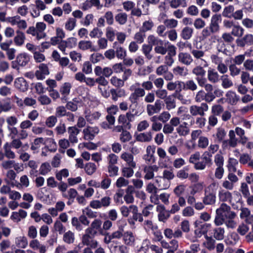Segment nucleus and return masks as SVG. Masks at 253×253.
Here are the masks:
<instances>
[{"label":"nucleus","instance_id":"1","mask_svg":"<svg viewBox=\"0 0 253 253\" xmlns=\"http://www.w3.org/2000/svg\"><path fill=\"white\" fill-rule=\"evenodd\" d=\"M140 85L139 83L136 82L129 87V90L131 91V93L128 99L132 104H137L140 98L143 97L145 95V91L143 88L140 87Z\"/></svg>","mask_w":253,"mask_h":253},{"label":"nucleus","instance_id":"2","mask_svg":"<svg viewBox=\"0 0 253 253\" xmlns=\"http://www.w3.org/2000/svg\"><path fill=\"white\" fill-rule=\"evenodd\" d=\"M29 55L26 53L19 54L16 60L12 62V68L17 70H19L20 67L26 66L30 61Z\"/></svg>","mask_w":253,"mask_h":253},{"label":"nucleus","instance_id":"3","mask_svg":"<svg viewBox=\"0 0 253 253\" xmlns=\"http://www.w3.org/2000/svg\"><path fill=\"white\" fill-rule=\"evenodd\" d=\"M211 224L209 223L202 224L200 221L196 220L194 222V235L196 238H199L203 235H207L208 229Z\"/></svg>","mask_w":253,"mask_h":253},{"label":"nucleus","instance_id":"4","mask_svg":"<svg viewBox=\"0 0 253 253\" xmlns=\"http://www.w3.org/2000/svg\"><path fill=\"white\" fill-rule=\"evenodd\" d=\"M145 230L147 233H151L157 237L158 241H160L162 238L161 233L158 230V226L156 224L153 223L151 220H145L143 224Z\"/></svg>","mask_w":253,"mask_h":253},{"label":"nucleus","instance_id":"5","mask_svg":"<svg viewBox=\"0 0 253 253\" xmlns=\"http://www.w3.org/2000/svg\"><path fill=\"white\" fill-rule=\"evenodd\" d=\"M111 203V198L107 196L102 197L100 200H92L90 202L89 206L94 209H99L102 208H106L110 206Z\"/></svg>","mask_w":253,"mask_h":253},{"label":"nucleus","instance_id":"6","mask_svg":"<svg viewBox=\"0 0 253 253\" xmlns=\"http://www.w3.org/2000/svg\"><path fill=\"white\" fill-rule=\"evenodd\" d=\"M230 207L226 204L222 203L220 207L216 210V213L219 214L226 218H234L236 214L231 211Z\"/></svg>","mask_w":253,"mask_h":253},{"label":"nucleus","instance_id":"7","mask_svg":"<svg viewBox=\"0 0 253 253\" xmlns=\"http://www.w3.org/2000/svg\"><path fill=\"white\" fill-rule=\"evenodd\" d=\"M208 109V105L205 103H202L200 106L196 105L191 106L189 108V112L191 115L194 116L197 115L203 116L205 115V112H207Z\"/></svg>","mask_w":253,"mask_h":253},{"label":"nucleus","instance_id":"8","mask_svg":"<svg viewBox=\"0 0 253 253\" xmlns=\"http://www.w3.org/2000/svg\"><path fill=\"white\" fill-rule=\"evenodd\" d=\"M99 132V129L97 126H87L83 130L84 138L86 140H92Z\"/></svg>","mask_w":253,"mask_h":253},{"label":"nucleus","instance_id":"9","mask_svg":"<svg viewBox=\"0 0 253 253\" xmlns=\"http://www.w3.org/2000/svg\"><path fill=\"white\" fill-rule=\"evenodd\" d=\"M162 102L160 100H156L154 104H149L146 106L148 115L151 116L154 114L158 113L162 109Z\"/></svg>","mask_w":253,"mask_h":253},{"label":"nucleus","instance_id":"10","mask_svg":"<svg viewBox=\"0 0 253 253\" xmlns=\"http://www.w3.org/2000/svg\"><path fill=\"white\" fill-rule=\"evenodd\" d=\"M221 20V16L219 14H214L212 16L209 26V28L211 30L212 33H215L219 31V23Z\"/></svg>","mask_w":253,"mask_h":253},{"label":"nucleus","instance_id":"11","mask_svg":"<svg viewBox=\"0 0 253 253\" xmlns=\"http://www.w3.org/2000/svg\"><path fill=\"white\" fill-rule=\"evenodd\" d=\"M236 43L237 45L240 47L253 45V35L252 34H247L242 39H237Z\"/></svg>","mask_w":253,"mask_h":253},{"label":"nucleus","instance_id":"12","mask_svg":"<svg viewBox=\"0 0 253 253\" xmlns=\"http://www.w3.org/2000/svg\"><path fill=\"white\" fill-rule=\"evenodd\" d=\"M240 217L241 219H245L246 223L251 224L253 222V215L251 213L250 210L245 207H241Z\"/></svg>","mask_w":253,"mask_h":253},{"label":"nucleus","instance_id":"13","mask_svg":"<svg viewBox=\"0 0 253 253\" xmlns=\"http://www.w3.org/2000/svg\"><path fill=\"white\" fill-rule=\"evenodd\" d=\"M102 225V221L101 219L97 218L95 219L91 223L90 226L86 228L87 232L90 233H93L95 235H97V231L100 233V230H103L101 228Z\"/></svg>","mask_w":253,"mask_h":253},{"label":"nucleus","instance_id":"14","mask_svg":"<svg viewBox=\"0 0 253 253\" xmlns=\"http://www.w3.org/2000/svg\"><path fill=\"white\" fill-rule=\"evenodd\" d=\"M159 168L157 165L147 166L144 169V172L145 173L144 178L146 179L149 180L154 177V172L158 171Z\"/></svg>","mask_w":253,"mask_h":253},{"label":"nucleus","instance_id":"15","mask_svg":"<svg viewBox=\"0 0 253 253\" xmlns=\"http://www.w3.org/2000/svg\"><path fill=\"white\" fill-rule=\"evenodd\" d=\"M218 196L220 201L231 203L232 195L228 190L220 188L218 191Z\"/></svg>","mask_w":253,"mask_h":253},{"label":"nucleus","instance_id":"16","mask_svg":"<svg viewBox=\"0 0 253 253\" xmlns=\"http://www.w3.org/2000/svg\"><path fill=\"white\" fill-rule=\"evenodd\" d=\"M178 59L179 62L187 66L190 65L193 61L191 55L187 52L179 53Z\"/></svg>","mask_w":253,"mask_h":253},{"label":"nucleus","instance_id":"17","mask_svg":"<svg viewBox=\"0 0 253 253\" xmlns=\"http://www.w3.org/2000/svg\"><path fill=\"white\" fill-rule=\"evenodd\" d=\"M49 74L48 68L46 64H41L37 70L35 75L38 80H43L45 76Z\"/></svg>","mask_w":253,"mask_h":253},{"label":"nucleus","instance_id":"18","mask_svg":"<svg viewBox=\"0 0 253 253\" xmlns=\"http://www.w3.org/2000/svg\"><path fill=\"white\" fill-rule=\"evenodd\" d=\"M80 130L76 126H70L68 128L69 133V140L72 143L78 142L77 135L80 133Z\"/></svg>","mask_w":253,"mask_h":253},{"label":"nucleus","instance_id":"19","mask_svg":"<svg viewBox=\"0 0 253 253\" xmlns=\"http://www.w3.org/2000/svg\"><path fill=\"white\" fill-rule=\"evenodd\" d=\"M27 215V212L22 209L18 211L12 212L10 216V219L15 222H19L22 219L26 218Z\"/></svg>","mask_w":253,"mask_h":253},{"label":"nucleus","instance_id":"20","mask_svg":"<svg viewBox=\"0 0 253 253\" xmlns=\"http://www.w3.org/2000/svg\"><path fill=\"white\" fill-rule=\"evenodd\" d=\"M121 158L126 162L127 166L132 168L136 167V163L134 161L133 156L127 152H123L121 155Z\"/></svg>","mask_w":253,"mask_h":253},{"label":"nucleus","instance_id":"21","mask_svg":"<svg viewBox=\"0 0 253 253\" xmlns=\"http://www.w3.org/2000/svg\"><path fill=\"white\" fill-rule=\"evenodd\" d=\"M14 85L17 89L22 91H25L28 88L27 82L23 77L15 79L14 82Z\"/></svg>","mask_w":253,"mask_h":253},{"label":"nucleus","instance_id":"22","mask_svg":"<svg viewBox=\"0 0 253 253\" xmlns=\"http://www.w3.org/2000/svg\"><path fill=\"white\" fill-rule=\"evenodd\" d=\"M113 48L115 49V52L118 58L123 59L126 55V52L125 48L119 45L117 42L113 43Z\"/></svg>","mask_w":253,"mask_h":253},{"label":"nucleus","instance_id":"23","mask_svg":"<svg viewBox=\"0 0 253 253\" xmlns=\"http://www.w3.org/2000/svg\"><path fill=\"white\" fill-rule=\"evenodd\" d=\"M173 74L175 76L184 77L188 74V69L184 66H176L172 69Z\"/></svg>","mask_w":253,"mask_h":253},{"label":"nucleus","instance_id":"24","mask_svg":"<svg viewBox=\"0 0 253 253\" xmlns=\"http://www.w3.org/2000/svg\"><path fill=\"white\" fill-rule=\"evenodd\" d=\"M78 47L79 49L82 50H90V51H93L95 50L92 43L90 41H81L79 42Z\"/></svg>","mask_w":253,"mask_h":253},{"label":"nucleus","instance_id":"25","mask_svg":"<svg viewBox=\"0 0 253 253\" xmlns=\"http://www.w3.org/2000/svg\"><path fill=\"white\" fill-rule=\"evenodd\" d=\"M16 35L14 38V42L17 46L22 45L26 39L25 34L21 30H17L16 31Z\"/></svg>","mask_w":253,"mask_h":253},{"label":"nucleus","instance_id":"26","mask_svg":"<svg viewBox=\"0 0 253 253\" xmlns=\"http://www.w3.org/2000/svg\"><path fill=\"white\" fill-rule=\"evenodd\" d=\"M207 76L208 80L214 84L217 83L220 79L218 73L214 69L210 68L208 70Z\"/></svg>","mask_w":253,"mask_h":253},{"label":"nucleus","instance_id":"27","mask_svg":"<svg viewBox=\"0 0 253 253\" xmlns=\"http://www.w3.org/2000/svg\"><path fill=\"white\" fill-rule=\"evenodd\" d=\"M123 241L124 243L127 246H132L135 241V237L133 234L130 231H126L123 234Z\"/></svg>","mask_w":253,"mask_h":253},{"label":"nucleus","instance_id":"28","mask_svg":"<svg viewBox=\"0 0 253 253\" xmlns=\"http://www.w3.org/2000/svg\"><path fill=\"white\" fill-rule=\"evenodd\" d=\"M216 201V195L214 193H205L203 202L206 205H212Z\"/></svg>","mask_w":253,"mask_h":253},{"label":"nucleus","instance_id":"29","mask_svg":"<svg viewBox=\"0 0 253 253\" xmlns=\"http://www.w3.org/2000/svg\"><path fill=\"white\" fill-rule=\"evenodd\" d=\"M193 31L194 30L192 28L186 26L182 29L180 37L184 40H189L192 37Z\"/></svg>","mask_w":253,"mask_h":253},{"label":"nucleus","instance_id":"30","mask_svg":"<svg viewBox=\"0 0 253 253\" xmlns=\"http://www.w3.org/2000/svg\"><path fill=\"white\" fill-rule=\"evenodd\" d=\"M239 162L241 164H247L249 167L253 168V159H251V157L248 154H241Z\"/></svg>","mask_w":253,"mask_h":253},{"label":"nucleus","instance_id":"31","mask_svg":"<svg viewBox=\"0 0 253 253\" xmlns=\"http://www.w3.org/2000/svg\"><path fill=\"white\" fill-rule=\"evenodd\" d=\"M225 230L224 228L218 227L213 229V236L216 240L220 241L224 238Z\"/></svg>","mask_w":253,"mask_h":253},{"label":"nucleus","instance_id":"32","mask_svg":"<svg viewBox=\"0 0 253 253\" xmlns=\"http://www.w3.org/2000/svg\"><path fill=\"white\" fill-rule=\"evenodd\" d=\"M3 148L5 157L9 159H13L15 158V154L11 150V145L9 143H5Z\"/></svg>","mask_w":253,"mask_h":253},{"label":"nucleus","instance_id":"33","mask_svg":"<svg viewBox=\"0 0 253 253\" xmlns=\"http://www.w3.org/2000/svg\"><path fill=\"white\" fill-rule=\"evenodd\" d=\"M15 244L17 247L25 249L28 246V243L26 237L24 236H19L15 238Z\"/></svg>","mask_w":253,"mask_h":253},{"label":"nucleus","instance_id":"34","mask_svg":"<svg viewBox=\"0 0 253 253\" xmlns=\"http://www.w3.org/2000/svg\"><path fill=\"white\" fill-rule=\"evenodd\" d=\"M165 103L166 104V109L168 110L173 109L176 107L175 100L172 95H169L165 98Z\"/></svg>","mask_w":253,"mask_h":253},{"label":"nucleus","instance_id":"35","mask_svg":"<svg viewBox=\"0 0 253 253\" xmlns=\"http://www.w3.org/2000/svg\"><path fill=\"white\" fill-rule=\"evenodd\" d=\"M136 139L140 142H149L152 139V133L150 131L140 133L136 136Z\"/></svg>","mask_w":253,"mask_h":253},{"label":"nucleus","instance_id":"36","mask_svg":"<svg viewBox=\"0 0 253 253\" xmlns=\"http://www.w3.org/2000/svg\"><path fill=\"white\" fill-rule=\"evenodd\" d=\"M187 125L186 122H184L176 127V132L180 136H186L189 133V129Z\"/></svg>","mask_w":253,"mask_h":253},{"label":"nucleus","instance_id":"37","mask_svg":"<svg viewBox=\"0 0 253 253\" xmlns=\"http://www.w3.org/2000/svg\"><path fill=\"white\" fill-rule=\"evenodd\" d=\"M51 170V166L48 162H44L42 164L39 168V173L42 175L48 174Z\"/></svg>","mask_w":253,"mask_h":253},{"label":"nucleus","instance_id":"38","mask_svg":"<svg viewBox=\"0 0 253 253\" xmlns=\"http://www.w3.org/2000/svg\"><path fill=\"white\" fill-rule=\"evenodd\" d=\"M87 231V230L86 229L85 234L83 236L82 239V243L86 246L90 244L91 240L96 236L94 234L90 233Z\"/></svg>","mask_w":253,"mask_h":253},{"label":"nucleus","instance_id":"39","mask_svg":"<svg viewBox=\"0 0 253 253\" xmlns=\"http://www.w3.org/2000/svg\"><path fill=\"white\" fill-rule=\"evenodd\" d=\"M35 27L39 34L41 36V39L44 38L46 36V34L44 32L46 28V24L43 22H39L36 24Z\"/></svg>","mask_w":253,"mask_h":253},{"label":"nucleus","instance_id":"40","mask_svg":"<svg viewBox=\"0 0 253 253\" xmlns=\"http://www.w3.org/2000/svg\"><path fill=\"white\" fill-rule=\"evenodd\" d=\"M222 82L221 85L224 88H228L233 86V84L227 75H223L220 79Z\"/></svg>","mask_w":253,"mask_h":253},{"label":"nucleus","instance_id":"41","mask_svg":"<svg viewBox=\"0 0 253 253\" xmlns=\"http://www.w3.org/2000/svg\"><path fill=\"white\" fill-rule=\"evenodd\" d=\"M244 29L239 25L235 24L232 28L231 34L236 37H241L243 36Z\"/></svg>","mask_w":253,"mask_h":253},{"label":"nucleus","instance_id":"42","mask_svg":"<svg viewBox=\"0 0 253 253\" xmlns=\"http://www.w3.org/2000/svg\"><path fill=\"white\" fill-rule=\"evenodd\" d=\"M234 9V7L232 5H229L227 6H225L222 12V15L224 17L232 18Z\"/></svg>","mask_w":253,"mask_h":253},{"label":"nucleus","instance_id":"43","mask_svg":"<svg viewBox=\"0 0 253 253\" xmlns=\"http://www.w3.org/2000/svg\"><path fill=\"white\" fill-rule=\"evenodd\" d=\"M101 116V113L99 112H94L85 116L86 121L90 124H93L98 120Z\"/></svg>","mask_w":253,"mask_h":253},{"label":"nucleus","instance_id":"44","mask_svg":"<svg viewBox=\"0 0 253 253\" xmlns=\"http://www.w3.org/2000/svg\"><path fill=\"white\" fill-rule=\"evenodd\" d=\"M156 181L158 184V186L160 190L167 189L170 185V181L165 180L162 177H159Z\"/></svg>","mask_w":253,"mask_h":253},{"label":"nucleus","instance_id":"45","mask_svg":"<svg viewBox=\"0 0 253 253\" xmlns=\"http://www.w3.org/2000/svg\"><path fill=\"white\" fill-rule=\"evenodd\" d=\"M115 19L119 24L124 25L127 21V15L125 12L119 13L115 16Z\"/></svg>","mask_w":253,"mask_h":253},{"label":"nucleus","instance_id":"46","mask_svg":"<svg viewBox=\"0 0 253 253\" xmlns=\"http://www.w3.org/2000/svg\"><path fill=\"white\" fill-rule=\"evenodd\" d=\"M226 97L227 102L231 105L236 104L238 101L236 93L233 91H228L226 94Z\"/></svg>","mask_w":253,"mask_h":253},{"label":"nucleus","instance_id":"47","mask_svg":"<svg viewBox=\"0 0 253 253\" xmlns=\"http://www.w3.org/2000/svg\"><path fill=\"white\" fill-rule=\"evenodd\" d=\"M228 168L230 172H235L236 171V166L238 165V161L233 158H230L228 162Z\"/></svg>","mask_w":253,"mask_h":253},{"label":"nucleus","instance_id":"48","mask_svg":"<svg viewBox=\"0 0 253 253\" xmlns=\"http://www.w3.org/2000/svg\"><path fill=\"white\" fill-rule=\"evenodd\" d=\"M192 73L197 77H200L202 76H205L206 72L203 67L199 65L195 67L192 69Z\"/></svg>","mask_w":253,"mask_h":253},{"label":"nucleus","instance_id":"49","mask_svg":"<svg viewBox=\"0 0 253 253\" xmlns=\"http://www.w3.org/2000/svg\"><path fill=\"white\" fill-rule=\"evenodd\" d=\"M219 187V183L216 181H213L205 189V192L216 193Z\"/></svg>","mask_w":253,"mask_h":253},{"label":"nucleus","instance_id":"50","mask_svg":"<svg viewBox=\"0 0 253 253\" xmlns=\"http://www.w3.org/2000/svg\"><path fill=\"white\" fill-rule=\"evenodd\" d=\"M152 49V46L148 44H143L142 47V51L145 56L146 58L148 60L152 58L153 56L150 54V52Z\"/></svg>","mask_w":253,"mask_h":253},{"label":"nucleus","instance_id":"51","mask_svg":"<svg viewBox=\"0 0 253 253\" xmlns=\"http://www.w3.org/2000/svg\"><path fill=\"white\" fill-rule=\"evenodd\" d=\"M115 36H116V33L113 27H108L106 28V37L109 41L113 42L115 39Z\"/></svg>","mask_w":253,"mask_h":253},{"label":"nucleus","instance_id":"52","mask_svg":"<svg viewBox=\"0 0 253 253\" xmlns=\"http://www.w3.org/2000/svg\"><path fill=\"white\" fill-rule=\"evenodd\" d=\"M110 82L115 87H122L125 84V82L122 79L117 78L116 76H113L110 79Z\"/></svg>","mask_w":253,"mask_h":253},{"label":"nucleus","instance_id":"53","mask_svg":"<svg viewBox=\"0 0 253 253\" xmlns=\"http://www.w3.org/2000/svg\"><path fill=\"white\" fill-rule=\"evenodd\" d=\"M63 240L67 244L73 243L75 240L74 234L71 231H67L64 233Z\"/></svg>","mask_w":253,"mask_h":253},{"label":"nucleus","instance_id":"54","mask_svg":"<svg viewBox=\"0 0 253 253\" xmlns=\"http://www.w3.org/2000/svg\"><path fill=\"white\" fill-rule=\"evenodd\" d=\"M76 26V20L73 18H69L66 21L65 28L69 31H72Z\"/></svg>","mask_w":253,"mask_h":253},{"label":"nucleus","instance_id":"55","mask_svg":"<svg viewBox=\"0 0 253 253\" xmlns=\"http://www.w3.org/2000/svg\"><path fill=\"white\" fill-rule=\"evenodd\" d=\"M209 143V139L205 136H201L199 137L198 146L202 149L207 148Z\"/></svg>","mask_w":253,"mask_h":253},{"label":"nucleus","instance_id":"56","mask_svg":"<svg viewBox=\"0 0 253 253\" xmlns=\"http://www.w3.org/2000/svg\"><path fill=\"white\" fill-rule=\"evenodd\" d=\"M186 186L184 184H179L177 185L173 189V192L177 197L182 196L186 189Z\"/></svg>","mask_w":253,"mask_h":253},{"label":"nucleus","instance_id":"57","mask_svg":"<svg viewBox=\"0 0 253 253\" xmlns=\"http://www.w3.org/2000/svg\"><path fill=\"white\" fill-rule=\"evenodd\" d=\"M58 144L60 147L59 151L61 153H64L65 149L70 146L69 140L65 138L59 140Z\"/></svg>","mask_w":253,"mask_h":253},{"label":"nucleus","instance_id":"58","mask_svg":"<svg viewBox=\"0 0 253 253\" xmlns=\"http://www.w3.org/2000/svg\"><path fill=\"white\" fill-rule=\"evenodd\" d=\"M12 108L10 102H2L0 101V114L2 112H7Z\"/></svg>","mask_w":253,"mask_h":253},{"label":"nucleus","instance_id":"59","mask_svg":"<svg viewBox=\"0 0 253 253\" xmlns=\"http://www.w3.org/2000/svg\"><path fill=\"white\" fill-rule=\"evenodd\" d=\"M96 166L95 164L93 163H87L84 167L85 172L88 175H91L96 171Z\"/></svg>","mask_w":253,"mask_h":253},{"label":"nucleus","instance_id":"60","mask_svg":"<svg viewBox=\"0 0 253 253\" xmlns=\"http://www.w3.org/2000/svg\"><path fill=\"white\" fill-rule=\"evenodd\" d=\"M154 51L156 53L165 55L167 52V48L164 46V42L161 44H158L154 48Z\"/></svg>","mask_w":253,"mask_h":253},{"label":"nucleus","instance_id":"61","mask_svg":"<svg viewBox=\"0 0 253 253\" xmlns=\"http://www.w3.org/2000/svg\"><path fill=\"white\" fill-rule=\"evenodd\" d=\"M205 238L207 240V242L204 244L205 247L209 250H213L215 247V240L207 235L205 236Z\"/></svg>","mask_w":253,"mask_h":253},{"label":"nucleus","instance_id":"62","mask_svg":"<svg viewBox=\"0 0 253 253\" xmlns=\"http://www.w3.org/2000/svg\"><path fill=\"white\" fill-rule=\"evenodd\" d=\"M188 171V168L187 167H184L182 169L178 171L176 174V176L181 179H186L189 176Z\"/></svg>","mask_w":253,"mask_h":253},{"label":"nucleus","instance_id":"63","mask_svg":"<svg viewBox=\"0 0 253 253\" xmlns=\"http://www.w3.org/2000/svg\"><path fill=\"white\" fill-rule=\"evenodd\" d=\"M193 25L196 29H201L206 26L205 21L201 18H197L193 22Z\"/></svg>","mask_w":253,"mask_h":253},{"label":"nucleus","instance_id":"64","mask_svg":"<svg viewBox=\"0 0 253 253\" xmlns=\"http://www.w3.org/2000/svg\"><path fill=\"white\" fill-rule=\"evenodd\" d=\"M112 253H127V248L123 245L115 246L112 251Z\"/></svg>","mask_w":253,"mask_h":253}]
</instances>
